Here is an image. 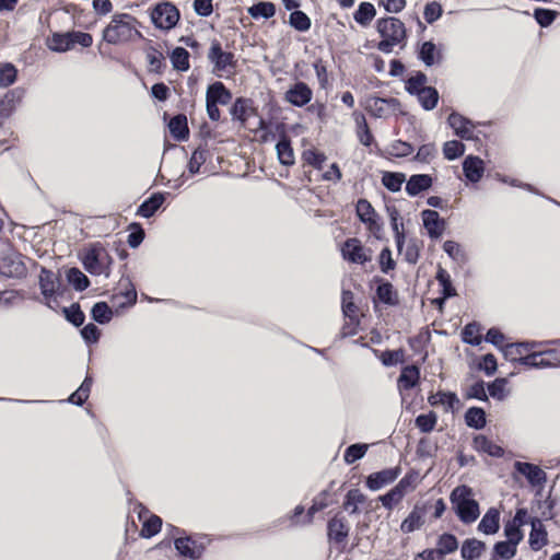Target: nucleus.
I'll return each mask as SVG.
<instances>
[{"mask_svg":"<svg viewBox=\"0 0 560 560\" xmlns=\"http://www.w3.org/2000/svg\"><path fill=\"white\" fill-rule=\"evenodd\" d=\"M137 20L127 13H116L103 31V39L108 44H120L141 37Z\"/></svg>","mask_w":560,"mask_h":560,"instance_id":"1","label":"nucleus"},{"mask_svg":"<svg viewBox=\"0 0 560 560\" xmlns=\"http://www.w3.org/2000/svg\"><path fill=\"white\" fill-rule=\"evenodd\" d=\"M376 30L382 37L377 45L382 52H392L395 46L401 45L406 39L405 24L397 18L380 19L376 23Z\"/></svg>","mask_w":560,"mask_h":560,"instance_id":"2","label":"nucleus"},{"mask_svg":"<svg viewBox=\"0 0 560 560\" xmlns=\"http://www.w3.org/2000/svg\"><path fill=\"white\" fill-rule=\"evenodd\" d=\"M451 502L462 522L469 524L479 517V504L474 499L471 488L467 486L456 487L451 493Z\"/></svg>","mask_w":560,"mask_h":560,"instance_id":"3","label":"nucleus"},{"mask_svg":"<svg viewBox=\"0 0 560 560\" xmlns=\"http://www.w3.org/2000/svg\"><path fill=\"white\" fill-rule=\"evenodd\" d=\"M207 57L213 66L212 72L218 77L234 74L237 60L233 52L222 49L220 42L212 40Z\"/></svg>","mask_w":560,"mask_h":560,"instance_id":"4","label":"nucleus"},{"mask_svg":"<svg viewBox=\"0 0 560 560\" xmlns=\"http://www.w3.org/2000/svg\"><path fill=\"white\" fill-rule=\"evenodd\" d=\"M82 262L85 270L92 275L109 276L112 258L106 249L100 245H94L86 249L83 255Z\"/></svg>","mask_w":560,"mask_h":560,"instance_id":"5","label":"nucleus"},{"mask_svg":"<svg viewBox=\"0 0 560 560\" xmlns=\"http://www.w3.org/2000/svg\"><path fill=\"white\" fill-rule=\"evenodd\" d=\"M179 20V11L171 2L158 3L151 12L152 23L161 30L173 28Z\"/></svg>","mask_w":560,"mask_h":560,"instance_id":"6","label":"nucleus"},{"mask_svg":"<svg viewBox=\"0 0 560 560\" xmlns=\"http://www.w3.org/2000/svg\"><path fill=\"white\" fill-rule=\"evenodd\" d=\"M26 272L27 268L21 254L8 252L0 257V275L9 278H22Z\"/></svg>","mask_w":560,"mask_h":560,"instance_id":"7","label":"nucleus"},{"mask_svg":"<svg viewBox=\"0 0 560 560\" xmlns=\"http://www.w3.org/2000/svg\"><path fill=\"white\" fill-rule=\"evenodd\" d=\"M350 532V525L345 516L336 514L327 524V536L329 541L345 544Z\"/></svg>","mask_w":560,"mask_h":560,"instance_id":"8","label":"nucleus"},{"mask_svg":"<svg viewBox=\"0 0 560 560\" xmlns=\"http://www.w3.org/2000/svg\"><path fill=\"white\" fill-rule=\"evenodd\" d=\"M342 257L354 264H364L370 260L369 250L358 238H349L341 248Z\"/></svg>","mask_w":560,"mask_h":560,"instance_id":"9","label":"nucleus"},{"mask_svg":"<svg viewBox=\"0 0 560 560\" xmlns=\"http://www.w3.org/2000/svg\"><path fill=\"white\" fill-rule=\"evenodd\" d=\"M60 282L58 277L50 270L43 268L39 275V288L48 307L52 308L51 299L58 291Z\"/></svg>","mask_w":560,"mask_h":560,"instance_id":"10","label":"nucleus"},{"mask_svg":"<svg viewBox=\"0 0 560 560\" xmlns=\"http://www.w3.org/2000/svg\"><path fill=\"white\" fill-rule=\"evenodd\" d=\"M312 97L311 88L301 81L294 83L284 94V100L296 107H303L311 102Z\"/></svg>","mask_w":560,"mask_h":560,"instance_id":"11","label":"nucleus"},{"mask_svg":"<svg viewBox=\"0 0 560 560\" xmlns=\"http://www.w3.org/2000/svg\"><path fill=\"white\" fill-rule=\"evenodd\" d=\"M399 474L400 469L398 467L373 472L366 478V487L372 491L380 490L396 480Z\"/></svg>","mask_w":560,"mask_h":560,"instance_id":"12","label":"nucleus"},{"mask_svg":"<svg viewBox=\"0 0 560 560\" xmlns=\"http://www.w3.org/2000/svg\"><path fill=\"white\" fill-rule=\"evenodd\" d=\"M423 225L431 237H439L445 230L444 220L434 210H423L421 213Z\"/></svg>","mask_w":560,"mask_h":560,"instance_id":"13","label":"nucleus"},{"mask_svg":"<svg viewBox=\"0 0 560 560\" xmlns=\"http://www.w3.org/2000/svg\"><path fill=\"white\" fill-rule=\"evenodd\" d=\"M448 125L462 139L472 138L475 125L459 114L453 113L448 116Z\"/></svg>","mask_w":560,"mask_h":560,"instance_id":"14","label":"nucleus"},{"mask_svg":"<svg viewBox=\"0 0 560 560\" xmlns=\"http://www.w3.org/2000/svg\"><path fill=\"white\" fill-rule=\"evenodd\" d=\"M463 171L469 182L477 183L485 172L483 161L478 156L468 155L463 162Z\"/></svg>","mask_w":560,"mask_h":560,"instance_id":"15","label":"nucleus"},{"mask_svg":"<svg viewBox=\"0 0 560 560\" xmlns=\"http://www.w3.org/2000/svg\"><path fill=\"white\" fill-rule=\"evenodd\" d=\"M139 520L142 521L140 535L150 538L158 534L162 526V520L156 515H149V511L141 508L139 511Z\"/></svg>","mask_w":560,"mask_h":560,"instance_id":"16","label":"nucleus"},{"mask_svg":"<svg viewBox=\"0 0 560 560\" xmlns=\"http://www.w3.org/2000/svg\"><path fill=\"white\" fill-rule=\"evenodd\" d=\"M24 96L22 89H14L5 93L0 100V117H9L21 103Z\"/></svg>","mask_w":560,"mask_h":560,"instance_id":"17","label":"nucleus"},{"mask_svg":"<svg viewBox=\"0 0 560 560\" xmlns=\"http://www.w3.org/2000/svg\"><path fill=\"white\" fill-rule=\"evenodd\" d=\"M424 509L416 505L409 515L400 524V529L405 534L412 533L424 524Z\"/></svg>","mask_w":560,"mask_h":560,"instance_id":"18","label":"nucleus"},{"mask_svg":"<svg viewBox=\"0 0 560 560\" xmlns=\"http://www.w3.org/2000/svg\"><path fill=\"white\" fill-rule=\"evenodd\" d=\"M530 524L529 546L533 550L537 551L547 545V532L542 522L538 518H534Z\"/></svg>","mask_w":560,"mask_h":560,"instance_id":"19","label":"nucleus"},{"mask_svg":"<svg viewBox=\"0 0 560 560\" xmlns=\"http://www.w3.org/2000/svg\"><path fill=\"white\" fill-rule=\"evenodd\" d=\"M418 57L428 67L440 63L442 60L441 50L432 42L422 43Z\"/></svg>","mask_w":560,"mask_h":560,"instance_id":"20","label":"nucleus"},{"mask_svg":"<svg viewBox=\"0 0 560 560\" xmlns=\"http://www.w3.org/2000/svg\"><path fill=\"white\" fill-rule=\"evenodd\" d=\"M515 469L524 475L532 485H539L546 479V474L538 466L529 463H515Z\"/></svg>","mask_w":560,"mask_h":560,"instance_id":"21","label":"nucleus"},{"mask_svg":"<svg viewBox=\"0 0 560 560\" xmlns=\"http://www.w3.org/2000/svg\"><path fill=\"white\" fill-rule=\"evenodd\" d=\"M432 185V177L427 174L412 175L407 184L406 191L409 196H417L420 192L429 189Z\"/></svg>","mask_w":560,"mask_h":560,"instance_id":"22","label":"nucleus"},{"mask_svg":"<svg viewBox=\"0 0 560 560\" xmlns=\"http://www.w3.org/2000/svg\"><path fill=\"white\" fill-rule=\"evenodd\" d=\"M231 98L232 94L222 82H214L207 90L206 101L211 103L226 105Z\"/></svg>","mask_w":560,"mask_h":560,"instance_id":"23","label":"nucleus"},{"mask_svg":"<svg viewBox=\"0 0 560 560\" xmlns=\"http://www.w3.org/2000/svg\"><path fill=\"white\" fill-rule=\"evenodd\" d=\"M533 348L534 343L521 342L506 345L504 348H502V351L508 360L520 361L522 363V359H524V357L528 354L527 352H529Z\"/></svg>","mask_w":560,"mask_h":560,"instance_id":"24","label":"nucleus"},{"mask_svg":"<svg viewBox=\"0 0 560 560\" xmlns=\"http://www.w3.org/2000/svg\"><path fill=\"white\" fill-rule=\"evenodd\" d=\"M175 548L177 551L185 557L197 559L200 557L202 549L192 539L188 537H180L175 539Z\"/></svg>","mask_w":560,"mask_h":560,"instance_id":"25","label":"nucleus"},{"mask_svg":"<svg viewBox=\"0 0 560 560\" xmlns=\"http://www.w3.org/2000/svg\"><path fill=\"white\" fill-rule=\"evenodd\" d=\"M47 46L50 50L57 52H65L72 49L70 32L54 33L47 39Z\"/></svg>","mask_w":560,"mask_h":560,"instance_id":"26","label":"nucleus"},{"mask_svg":"<svg viewBox=\"0 0 560 560\" xmlns=\"http://www.w3.org/2000/svg\"><path fill=\"white\" fill-rule=\"evenodd\" d=\"M500 514L497 509H489L481 518L478 528L480 532L490 535L499 530Z\"/></svg>","mask_w":560,"mask_h":560,"instance_id":"27","label":"nucleus"},{"mask_svg":"<svg viewBox=\"0 0 560 560\" xmlns=\"http://www.w3.org/2000/svg\"><path fill=\"white\" fill-rule=\"evenodd\" d=\"M474 448L494 457H501L503 455L502 447L487 439L485 435H477L474 439Z\"/></svg>","mask_w":560,"mask_h":560,"instance_id":"28","label":"nucleus"},{"mask_svg":"<svg viewBox=\"0 0 560 560\" xmlns=\"http://www.w3.org/2000/svg\"><path fill=\"white\" fill-rule=\"evenodd\" d=\"M420 372L419 369L415 365L406 366L399 378H398V387L401 390H408L415 387L419 381Z\"/></svg>","mask_w":560,"mask_h":560,"instance_id":"29","label":"nucleus"},{"mask_svg":"<svg viewBox=\"0 0 560 560\" xmlns=\"http://www.w3.org/2000/svg\"><path fill=\"white\" fill-rule=\"evenodd\" d=\"M278 160L283 165H293L295 156L290 140L283 136L276 145Z\"/></svg>","mask_w":560,"mask_h":560,"instance_id":"30","label":"nucleus"},{"mask_svg":"<svg viewBox=\"0 0 560 560\" xmlns=\"http://www.w3.org/2000/svg\"><path fill=\"white\" fill-rule=\"evenodd\" d=\"M165 198L163 194H153L149 199L141 203L137 213L143 218H150L159 210Z\"/></svg>","mask_w":560,"mask_h":560,"instance_id":"31","label":"nucleus"},{"mask_svg":"<svg viewBox=\"0 0 560 560\" xmlns=\"http://www.w3.org/2000/svg\"><path fill=\"white\" fill-rule=\"evenodd\" d=\"M486 546L482 541L477 539H467L462 546V557L464 560L478 559L483 552Z\"/></svg>","mask_w":560,"mask_h":560,"instance_id":"32","label":"nucleus"},{"mask_svg":"<svg viewBox=\"0 0 560 560\" xmlns=\"http://www.w3.org/2000/svg\"><path fill=\"white\" fill-rule=\"evenodd\" d=\"M553 351L547 352H533L522 359V364L528 365L530 368H547L553 365V363L548 359V357L552 355Z\"/></svg>","mask_w":560,"mask_h":560,"instance_id":"33","label":"nucleus"},{"mask_svg":"<svg viewBox=\"0 0 560 560\" xmlns=\"http://www.w3.org/2000/svg\"><path fill=\"white\" fill-rule=\"evenodd\" d=\"M357 214L360 220L371 229L376 224V213L371 203L365 199H360L357 203Z\"/></svg>","mask_w":560,"mask_h":560,"instance_id":"34","label":"nucleus"},{"mask_svg":"<svg viewBox=\"0 0 560 560\" xmlns=\"http://www.w3.org/2000/svg\"><path fill=\"white\" fill-rule=\"evenodd\" d=\"M170 132L177 140H184L188 136L187 118L183 115L173 117L168 122Z\"/></svg>","mask_w":560,"mask_h":560,"instance_id":"35","label":"nucleus"},{"mask_svg":"<svg viewBox=\"0 0 560 560\" xmlns=\"http://www.w3.org/2000/svg\"><path fill=\"white\" fill-rule=\"evenodd\" d=\"M393 101H388L385 98L374 97L369 100V110L370 113L378 118L386 117L392 110Z\"/></svg>","mask_w":560,"mask_h":560,"instance_id":"36","label":"nucleus"},{"mask_svg":"<svg viewBox=\"0 0 560 560\" xmlns=\"http://www.w3.org/2000/svg\"><path fill=\"white\" fill-rule=\"evenodd\" d=\"M366 497L358 489H352L348 491L345 502L343 509L349 511L350 514H355L359 512V505L365 502Z\"/></svg>","mask_w":560,"mask_h":560,"instance_id":"37","label":"nucleus"},{"mask_svg":"<svg viewBox=\"0 0 560 560\" xmlns=\"http://www.w3.org/2000/svg\"><path fill=\"white\" fill-rule=\"evenodd\" d=\"M376 10L370 2H362L354 13V20L357 23L366 26L375 18Z\"/></svg>","mask_w":560,"mask_h":560,"instance_id":"38","label":"nucleus"},{"mask_svg":"<svg viewBox=\"0 0 560 560\" xmlns=\"http://www.w3.org/2000/svg\"><path fill=\"white\" fill-rule=\"evenodd\" d=\"M436 279H438L440 285L442 287L443 298L441 300H438V302L442 305L444 300L447 298L454 296L456 294V291L453 288L451 277L445 269H443V268L439 269V271L436 273Z\"/></svg>","mask_w":560,"mask_h":560,"instance_id":"39","label":"nucleus"},{"mask_svg":"<svg viewBox=\"0 0 560 560\" xmlns=\"http://www.w3.org/2000/svg\"><path fill=\"white\" fill-rule=\"evenodd\" d=\"M427 83L428 77L424 73L417 71L406 81V90L410 94L417 96L422 90H424L428 86Z\"/></svg>","mask_w":560,"mask_h":560,"instance_id":"40","label":"nucleus"},{"mask_svg":"<svg viewBox=\"0 0 560 560\" xmlns=\"http://www.w3.org/2000/svg\"><path fill=\"white\" fill-rule=\"evenodd\" d=\"M436 546L434 550L440 552L443 558L445 555L454 552L458 548V541L454 535L443 534L440 536Z\"/></svg>","mask_w":560,"mask_h":560,"instance_id":"41","label":"nucleus"},{"mask_svg":"<svg viewBox=\"0 0 560 560\" xmlns=\"http://www.w3.org/2000/svg\"><path fill=\"white\" fill-rule=\"evenodd\" d=\"M418 101L425 110L433 109L439 101V93L432 86H427L418 95Z\"/></svg>","mask_w":560,"mask_h":560,"instance_id":"42","label":"nucleus"},{"mask_svg":"<svg viewBox=\"0 0 560 560\" xmlns=\"http://www.w3.org/2000/svg\"><path fill=\"white\" fill-rule=\"evenodd\" d=\"M466 423L468 427L481 429L486 424V415L481 408L472 407L466 411Z\"/></svg>","mask_w":560,"mask_h":560,"instance_id":"43","label":"nucleus"},{"mask_svg":"<svg viewBox=\"0 0 560 560\" xmlns=\"http://www.w3.org/2000/svg\"><path fill=\"white\" fill-rule=\"evenodd\" d=\"M171 60L176 70L186 71L189 69V52L185 48H175L171 55Z\"/></svg>","mask_w":560,"mask_h":560,"instance_id":"44","label":"nucleus"},{"mask_svg":"<svg viewBox=\"0 0 560 560\" xmlns=\"http://www.w3.org/2000/svg\"><path fill=\"white\" fill-rule=\"evenodd\" d=\"M248 13L254 19H258V18L269 19L275 15L276 7L271 2H259L257 4L252 5L248 9Z\"/></svg>","mask_w":560,"mask_h":560,"instance_id":"45","label":"nucleus"},{"mask_svg":"<svg viewBox=\"0 0 560 560\" xmlns=\"http://www.w3.org/2000/svg\"><path fill=\"white\" fill-rule=\"evenodd\" d=\"M67 279L78 291L85 290L90 284L88 277L78 268L69 269L67 272Z\"/></svg>","mask_w":560,"mask_h":560,"instance_id":"46","label":"nucleus"},{"mask_svg":"<svg viewBox=\"0 0 560 560\" xmlns=\"http://www.w3.org/2000/svg\"><path fill=\"white\" fill-rule=\"evenodd\" d=\"M92 317L100 324H107L113 317V311L105 302H97L92 307Z\"/></svg>","mask_w":560,"mask_h":560,"instance_id":"47","label":"nucleus"},{"mask_svg":"<svg viewBox=\"0 0 560 560\" xmlns=\"http://www.w3.org/2000/svg\"><path fill=\"white\" fill-rule=\"evenodd\" d=\"M444 252L455 261L464 264L467 256L463 247L454 241H445L443 244Z\"/></svg>","mask_w":560,"mask_h":560,"instance_id":"48","label":"nucleus"},{"mask_svg":"<svg viewBox=\"0 0 560 560\" xmlns=\"http://www.w3.org/2000/svg\"><path fill=\"white\" fill-rule=\"evenodd\" d=\"M489 395L498 400H503L509 395L508 381L505 378H497L488 386Z\"/></svg>","mask_w":560,"mask_h":560,"instance_id":"49","label":"nucleus"},{"mask_svg":"<svg viewBox=\"0 0 560 560\" xmlns=\"http://www.w3.org/2000/svg\"><path fill=\"white\" fill-rule=\"evenodd\" d=\"M406 180V177L402 173H390L386 172L383 175L382 183L383 185L390 191H399L401 185Z\"/></svg>","mask_w":560,"mask_h":560,"instance_id":"50","label":"nucleus"},{"mask_svg":"<svg viewBox=\"0 0 560 560\" xmlns=\"http://www.w3.org/2000/svg\"><path fill=\"white\" fill-rule=\"evenodd\" d=\"M438 422V416L435 412L430 411L425 415H419L416 418L417 428L424 433H429L434 430Z\"/></svg>","mask_w":560,"mask_h":560,"instance_id":"51","label":"nucleus"},{"mask_svg":"<svg viewBox=\"0 0 560 560\" xmlns=\"http://www.w3.org/2000/svg\"><path fill=\"white\" fill-rule=\"evenodd\" d=\"M137 301V292L128 282L122 293L114 295L113 302L118 306L133 305Z\"/></svg>","mask_w":560,"mask_h":560,"instance_id":"52","label":"nucleus"},{"mask_svg":"<svg viewBox=\"0 0 560 560\" xmlns=\"http://www.w3.org/2000/svg\"><path fill=\"white\" fill-rule=\"evenodd\" d=\"M18 70L12 63L0 66V88H8L16 81Z\"/></svg>","mask_w":560,"mask_h":560,"instance_id":"53","label":"nucleus"},{"mask_svg":"<svg viewBox=\"0 0 560 560\" xmlns=\"http://www.w3.org/2000/svg\"><path fill=\"white\" fill-rule=\"evenodd\" d=\"M429 402L432 406L443 405L446 408L452 409L454 405L458 402V399L455 394L439 392L429 397Z\"/></svg>","mask_w":560,"mask_h":560,"instance_id":"54","label":"nucleus"},{"mask_svg":"<svg viewBox=\"0 0 560 560\" xmlns=\"http://www.w3.org/2000/svg\"><path fill=\"white\" fill-rule=\"evenodd\" d=\"M290 24L300 32H306L311 27V20L304 12L296 10L290 14Z\"/></svg>","mask_w":560,"mask_h":560,"instance_id":"55","label":"nucleus"},{"mask_svg":"<svg viewBox=\"0 0 560 560\" xmlns=\"http://www.w3.org/2000/svg\"><path fill=\"white\" fill-rule=\"evenodd\" d=\"M377 298L380 301L394 305L397 302V295L393 285L388 282L382 283L377 287Z\"/></svg>","mask_w":560,"mask_h":560,"instance_id":"56","label":"nucleus"},{"mask_svg":"<svg viewBox=\"0 0 560 560\" xmlns=\"http://www.w3.org/2000/svg\"><path fill=\"white\" fill-rule=\"evenodd\" d=\"M368 451V444H352L347 447L343 459L347 464H353L355 460L362 458Z\"/></svg>","mask_w":560,"mask_h":560,"instance_id":"57","label":"nucleus"},{"mask_svg":"<svg viewBox=\"0 0 560 560\" xmlns=\"http://www.w3.org/2000/svg\"><path fill=\"white\" fill-rule=\"evenodd\" d=\"M253 113V109L248 106L247 101L243 98H237L233 105L232 108V115L241 120L242 122H245L250 114Z\"/></svg>","mask_w":560,"mask_h":560,"instance_id":"58","label":"nucleus"},{"mask_svg":"<svg viewBox=\"0 0 560 560\" xmlns=\"http://www.w3.org/2000/svg\"><path fill=\"white\" fill-rule=\"evenodd\" d=\"M465 152V145L456 140L447 141L444 143L443 153L447 160H455L463 155Z\"/></svg>","mask_w":560,"mask_h":560,"instance_id":"59","label":"nucleus"},{"mask_svg":"<svg viewBox=\"0 0 560 560\" xmlns=\"http://www.w3.org/2000/svg\"><path fill=\"white\" fill-rule=\"evenodd\" d=\"M463 340L472 346H478L481 342L480 327L477 324H468L463 330Z\"/></svg>","mask_w":560,"mask_h":560,"instance_id":"60","label":"nucleus"},{"mask_svg":"<svg viewBox=\"0 0 560 560\" xmlns=\"http://www.w3.org/2000/svg\"><path fill=\"white\" fill-rule=\"evenodd\" d=\"M327 495H328V493L326 491H324L318 497H316L314 499L313 504L311 505V508L307 511V520L305 521L306 524L312 523L313 516L315 513H317L328 506Z\"/></svg>","mask_w":560,"mask_h":560,"instance_id":"61","label":"nucleus"},{"mask_svg":"<svg viewBox=\"0 0 560 560\" xmlns=\"http://www.w3.org/2000/svg\"><path fill=\"white\" fill-rule=\"evenodd\" d=\"M387 152L389 155L396 156V158H404L408 156L412 153V147L404 141L397 140L394 141L387 149Z\"/></svg>","mask_w":560,"mask_h":560,"instance_id":"62","label":"nucleus"},{"mask_svg":"<svg viewBox=\"0 0 560 560\" xmlns=\"http://www.w3.org/2000/svg\"><path fill=\"white\" fill-rule=\"evenodd\" d=\"M206 160L207 152L205 150H195L188 163L189 173L192 175L199 173L200 167L206 162Z\"/></svg>","mask_w":560,"mask_h":560,"instance_id":"63","label":"nucleus"},{"mask_svg":"<svg viewBox=\"0 0 560 560\" xmlns=\"http://www.w3.org/2000/svg\"><path fill=\"white\" fill-rule=\"evenodd\" d=\"M494 553L501 559L509 560L516 553V547L509 541H499L494 545Z\"/></svg>","mask_w":560,"mask_h":560,"instance_id":"64","label":"nucleus"}]
</instances>
